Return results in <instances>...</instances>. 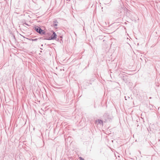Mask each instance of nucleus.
Returning a JSON list of instances; mask_svg holds the SVG:
<instances>
[{
	"mask_svg": "<svg viewBox=\"0 0 160 160\" xmlns=\"http://www.w3.org/2000/svg\"><path fill=\"white\" fill-rule=\"evenodd\" d=\"M34 30L41 35L45 34V32L38 26H35L34 28Z\"/></svg>",
	"mask_w": 160,
	"mask_h": 160,
	"instance_id": "1",
	"label": "nucleus"
},
{
	"mask_svg": "<svg viewBox=\"0 0 160 160\" xmlns=\"http://www.w3.org/2000/svg\"><path fill=\"white\" fill-rule=\"evenodd\" d=\"M57 35L55 32L53 31L52 34L48 38V39H47L48 40H54L57 38Z\"/></svg>",
	"mask_w": 160,
	"mask_h": 160,
	"instance_id": "2",
	"label": "nucleus"
},
{
	"mask_svg": "<svg viewBox=\"0 0 160 160\" xmlns=\"http://www.w3.org/2000/svg\"><path fill=\"white\" fill-rule=\"evenodd\" d=\"M58 22L57 21V20H55V19H54L53 22V26L56 28H57L56 27L58 26Z\"/></svg>",
	"mask_w": 160,
	"mask_h": 160,
	"instance_id": "3",
	"label": "nucleus"
},
{
	"mask_svg": "<svg viewBox=\"0 0 160 160\" xmlns=\"http://www.w3.org/2000/svg\"><path fill=\"white\" fill-rule=\"evenodd\" d=\"M104 116L106 117V120H109V121L111 119L110 116L108 113L105 114Z\"/></svg>",
	"mask_w": 160,
	"mask_h": 160,
	"instance_id": "4",
	"label": "nucleus"
},
{
	"mask_svg": "<svg viewBox=\"0 0 160 160\" xmlns=\"http://www.w3.org/2000/svg\"><path fill=\"white\" fill-rule=\"evenodd\" d=\"M96 122L98 124H100L101 125L102 124H103V122L101 120L98 119V120L96 121Z\"/></svg>",
	"mask_w": 160,
	"mask_h": 160,
	"instance_id": "5",
	"label": "nucleus"
},
{
	"mask_svg": "<svg viewBox=\"0 0 160 160\" xmlns=\"http://www.w3.org/2000/svg\"><path fill=\"white\" fill-rule=\"evenodd\" d=\"M27 39L29 40L30 41H36L38 39V38H34V39H32V38H27ZM41 38H39L38 39H41Z\"/></svg>",
	"mask_w": 160,
	"mask_h": 160,
	"instance_id": "6",
	"label": "nucleus"
},
{
	"mask_svg": "<svg viewBox=\"0 0 160 160\" xmlns=\"http://www.w3.org/2000/svg\"><path fill=\"white\" fill-rule=\"evenodd\" d=\"M79 158L80 160H84V159L83 158L81 157H79Z\"/></svg>",
	"mask_w": 160,
	"mask_h": 160,
	"instance_id": "7",
	"label": "nucleus"
},
{
	"mask_svg": "<svg viewBox=\"0 0 160 160\" xmlns=\"http://www.w3.org/2000/svg\"><path fill=\"white\" fill-rule=\"evenodd\" d=\"M23 24H25V25H27V26H29V25H28L27 23L26 22H25V23H23Z\"/></svg>",
	"mask_w": 160,
	"mask_h": 160,
	"instance_id": "8",
	"label": "nucleus"
},
{
	"mask_svg": "<svg viewBox=\"0 0 160 160\" xmlns=\"http://www.w3.org/2000/svg\"><path fill=\"white\" fill-rule=\"evenodd\" d=\"M22 37H23L24 38H25V37H24V36H22Z\"/></svg>",
	"mask_w": 160,
	"mask_h": 160,
	"instance_id": "9",
	"label": "nucleus"
},
{
	"mask_svg": "<svg viewBox=\"0 0 160 160\" xmlns=\"http://www.w3.org/2000/svg\"><path fill=\"white\" fill-rule=\"evenodd\" d=\"M43 46V44H42V45H41V46L42 47V46Z\"/></svg>",
	"mask_w": 160,
	"mask_h": 160,
	"instance_id": "10",
	"label": "nucleus"
},
{
	"mask_svg": "<svg viewBox=\"0 0 160 160\" xmlns=\"http://www.w3.org/2000/svg\"><path fill=\"white\" fill-rule=\"evenodd\" d=\"M40 49H42V48H40Z\"/></svg>",
	"mask_w": 160,
	"mask_h": 160,
	"instance_id": "11",
	"label": "nucleus"
}]
</instances>
